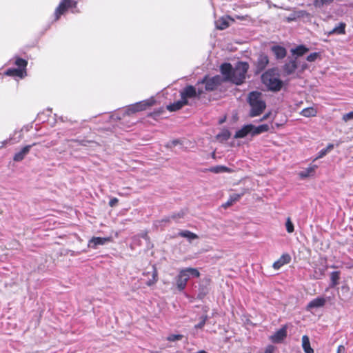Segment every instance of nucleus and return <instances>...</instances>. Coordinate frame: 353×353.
Returning <instances> with one entry per match:
<instances>
[{
    "label": "nucleus",
    "instance_id": "nucleus-1",
    "mask_svg": "<svg viewBox=\"0 0 353 353\" xmlns=\"http://www.w3.org/2000/svg\"><path fill=\"white\" fill-rule=\"evenodd\" d=\"M261 79L268 90L272 92H279L283 86L278 68H272L265 71L261 74Z\"/></svg>",
    "mask_w": 353,
    "mask_h": 353
},
{
    "label": "nucleus",
    "instance_id": "nucleus-2",
    "mask_svg": "<svg viewBox=\"0 0 353 353\" xmlns=\"http://www.w3.org/2000/svg\"><path fill=\"white\" fill-rule=\"evenodd\" d=\"M248 103L251 108L249 112L250 117L261 114L266 108V103L262 99V93L258 91L249 93Z\"/></svg>",
    "mask_w": 353,
    "mask_h": 353
},
{
    "label": "nucleus",
    "instance_id": "nucleus-3",
    "mask_svg": "<svg viewBox=\"0 0 353 353\" xmlns=\"http://www.w3.org/2000/svg\"><path fill=\"white\" fill-rule=\"evenodd\" d=\"M270 127L268 124H262L255 126L252 124H247L243 125L240 130L235 133L234 137L236 139L244 138L248 135L254 137L256 135L266 132L269 130Z\"/></svg>",
    "mask_w": 353,
    "mask_h": 353
},
{
    "label": "nucleus",
    "instance_id": "nucleus-4",
    "mask_svg": "<svg viewBox=\"0 0 353 353\" xmlns=\"http://www.w3.org/2000/svg\"><path fill=\"white\" fill-rule=\"evenodd\" d=\"M200 273L196 268H187L179 271V274L176 277V288L179 291L182 292L185 290L187 282L192 277H199Z\"/></svg>",
    "mask_w": 353,
    "mask_h": 353
},
{
    "label": "nucleus",
    "instance_id": "nucleus-5",
    "mask_svg": "<svg viewBox=\"0 0 353 353\" xmlns=\"http://www.w3.org/2000/svg\"><path fill=\"white\" fill-rule=\"evenodd\" d=\"M249 69V65L246 62H241L239 65L233 70L226 82H232L236 85L242 84L245 79V74Z\"/></svg>",
    "mask_w": 353,
    "mask_h": 353
},
{
    "label": "nucleus",
    "instance_id": "nucleus-6",
    "mask_svg": "<svg viewBox=\"0 0 353 353\" xmlns=\"http://www.w3.org/2000/svg\"><path fill=\"white\" fill-rule=\"evenodd\" d=\"M204 93L203 88L200 86V82H197L196 86L188 85L181 92L180 95L183 101L188 105V99H200L201 95Z\"/></svg>",
    "mask_w": 353,
    "mask_h": 353
},
{
    "label": "nucleus",
    "instance_id": "nucleus-7",
    "mask_svg": "<svg viewBox=\"0 0 353 353\" xmlns=\"http://www.w3.org/2000/svg\"><path fill=\"white\" fill-rule=\"evenodd\" d=\"M198 82H200V86L201 88H203V85H205L204 92L214 91L221 85V75H215L213 77L205 75L201 81H199Z\"/></svg>",
    "mask_w": 353,
    "mask_h": 353
},
{
    "label": "nucleus",
    "instance_id": "nucleus-8",
    "mask_svg": "<svg viewBox=\"0 0 353 353\" xmlns=\"http://www.w3.org/2000/svg\"><path fill=\"white\" fill-rule=\"evenodd\" d=\"M155 103L154 98L143 100L130 105L124 111V114L130 115L137 112L146 110L148 108L152 106Z\"/></svg>",
    "mask_w": 353,
    "mask_h": 353
},
{
    "label": "nucleus",
    "instance_id": "nucleus-9",
    "mask_svg": "<svg viewBox=\"0 0 353 353\" xmlns=\"http://www.w3.org/2000/svg\"><path fill=\"white\" fill-rule=\"evenodd\" d=\"M269 63V57L265 53H260L257 55L256 59L252 61L253 71L257 75L261 73Z\"/></svg>",
    "mask_w": 353,
    "mask_h": 353
},
{
    "label": "nucleus",
    "instance_id": "nucleus-10",
    "mask_svg": "<svg viewBox=\"0 0 353 353\" xmlns=\"http://www.w3.org/2000/svg\"><path fill=\"white\" fill-rule=\"evenodd\" d=\"M77 2L74 0H61L55 10V20H58L69 8H76Z\"/></svg>",
    "mask_w": 353,
    "mask_h": 353
},
{
    "label": "nucleus",
    "instance_id": "nucleus-11",
    "mask_svg": "<svg viewBox=\"0 0 353 353\" xmlns=\"http://www.w3.org/2000/svg\"><path fill=\"white\" fill-rule=\"evenodd\" d=\"M288 62L285 63L283 66V70L286 75H290L293 74L295 70L298 68L297 57L289 58Z\"/></svg>",
    "mask_w": 353,
    "mask_h": 353
},
{
    "label": "nucleus",
    "instance_id": "nucleus-12",
    "mask_svg": "<svg viewBox=\"0 0 353 353\" xmlns=\"http://www.w3.org/2000/svg\"><path fill=\"white\" fill-rule=\"evenodd\" d=\"M110 237H92L88 242V247L92 249H97L99 245H105L110 241Z\"/></svg>",
    "mask_w": 353,
    "mask_h": 353
},
{
    "label": "nucleus",
    "instance_id": "nucleus-13",
    "mask_svg": "<svg viewBox=\"0 0 353 353\" xmlns=\"http://www.w3.org/2000/svg\"><path fill=\"white\" fill-rule=\"evenodd\" d=\"M290 261L291 256L289 254H283L281 256L273 263L272 267L274 270H279L283 265L289 263Z\"/></svg>",
    "mask_w": 353,
    "mask_h": 353
},
{
    "label": "nucleus",
    "instance_id": "nucleus-14",
    "mask_svg": "<svg viewBox=\"0 0 353 353\" xmlns=\"http://www.w3.org/2000/svg\"><path fill=\"white\" fill-rule=\"evenodd\" d=\"M271 51L273 52L276 59H283L287 54L286 49L281 46L275 45L271 47Z\"/></svg>",
    "mask_w": 353,
    "mask_h": 353
},
{
    "label": "nucleus",
    "instance_id": "nucleus-15",
    "mask_svg": "<svg viewBox=\"0 0 353 353\" xmlns=\"http://www.w3.org/2000/svg\"><path fill=\"white\" fill-rule=\"evenodd\" d=\"M287 336V329L283 327L276 331L274 335L271 336V340L274 343H280Z\"/></svg>",
    "mask_w": 353,
    "mask_h": 353
},
{
    "label": "nucleus",
    "instance_id": "nucleus-16",
    "mask_svg": "<svg viewBox=\"0 0 353 353\" xmlns=\"http://www.w3.org/2000/svg\"><path fill=\"white\" fill-rule=\"evenodd\" d=\"M32 145H27L23 147L20 151L17 152L14 157L13 160L16 162L21 161L29 153Z\"/></svg>",
    "mask_w": 353,
    "mask_h": 353
},
{
    "label": "nucleus",
    "instance_id": "nucleus-17",
    "mask_svg": "<svg viewBox=\"0 0 353 353\" xmlns=\"http://www.w3.org/2000/svg\"><path fill=\"white\" fill-rule=\"evenodd\" d=\"M245 192L243 191L241 193H233L230 194V199L227 202L222 204V208H228L230 206L232 205L235 202L238 201L243 195Z\"/></svg>",
    "mask_w": 353,
    "mask_h": 353
},
{
    "label": "nucleus",
    "instance_id": "nucleus-18",
    "mask_svg": "<svg viewBox=\"0 0 353 353\" xmlns=\"http://www.w3.org/2000/svg\"><path fill=\"white\" fill-rule=\"evenodd\" d=\"M233 70L234 69L230 63H222V83H226V80L230 76Z\"/></svg>",
    "mask_w": 353,
    "mask_h": 353
},
{
    "label": "nucleus",
    "instance_id": "nucleus-19",
    "mask_svg": "<svg viewBox=\"0 0 353 353\" xmlns=\"http://www.w3.org/2000/svg\"><path fill=\"white\" fill-rule=\"evenodd\" d=\"M5 74L10 77H18L23 78L26 76V70H21V68H8Z\"/></svg>",
    "mask_w": 353,
    "mask_h": 353
},
{
    "label": "nucleus",
    "instance_id": "nucleus-20",
    "mask_svg": "<svg viewBox=\"0 0 353 353\" xmlns=\"http://www.w3.org/2000/svg\"><path fill=\"white\" fill-rule=\"evenodd\" d=\"M325 303V299L323 297H317L312 300L307 305V310H310L313 308H319L323 307Z\"/></svg>",
    "mask_w": 353,
    "mask_h": 353
},
{
    "label": "nucleus",
    "instance_id": "nucleus-21",
    "mask_svg": "<svg viewBox=\"0 0 353 353\" xmlns=\"http://www.w3.org/2000/svg\"><path fill=\"white\" fill-rule=\"evenodd\" d=\"M209 292L208 284L207 282H202L199 283L197 299H203Z\"/></svg>",
    "mask_w": 353,
    "mask_h": 353
},
{
    "label": "nucleus",
    "instance_id": "nucleus-22",
    "mask_svg": "<svg viewBox=\"0 0 353 353\" xmlns=\"http://www.w3.org/2000/svg\"><path fill=\"white\" fill-rule=\"evenodd\" d=\"M188 105L187 102L183 101L181 97V99L167 105V110L170 112H175L180 110L184 105Z\"/></svg>",
    "mask_w": 353,
    "mask_h": 353
},
{
    "label": "nucleus",
    "instance_id": "nucleus-23",
    "mask_svg": "<svg viewBox=\"0 0 353 353\" xmlns=\"http://www.w3.org/2000/svg\"><path fill=\"white\" fill-rule=\"evenodd\" d=\"M172 222V221L171 216H170V215H168V216H164L163 218H162L160 220H157V221H154L153 226L155 227L156 228H163Z\"/></svg>",
    "mask_w": 353,
    "mask_h": 353
},
{
    "label": "nucleus",
    "instance_id": "nucleus-24",
    "mask_svg": "<svg viewBox=\"0 0 353 353\" xmlns=\"http://www.w3.org/2000/svg\"><path fill=\"white\" fill-rule=\"evenodd\" d=\"M187 209H181L179 212H173L170 215L172 221L179 223L181 219H183L187 214Z\"/></svg>",
    "mask_w": 353,
    "mask_h": 353
},
{
    "label": "nucleus",
    "instance_id": "nucleus-25",
    "mask_svg": "<svg viewBox=\"0 0 353 353\" xmlns=\"http://www.w3.org/2000/svg\"><path fill=\"white\" fill-rule=\"evenodd\" d=\"M291 52L292 55H295L296 57H301L303 56L304 54H305L307 52L309 51V48H307L304 45H299L295 48L291 49Z\"/></svg>",
    "mask_w": 353,
    "mask_h": 353
},
{
    "label": "nucleus",
    "instance_id": "nucleus-26",
    "mask_svg": "<svg viewBox=\"0 0 353 353\" xmlns=\"http://www.w3.org/2000/svg\"><path fill=\"white\" fill-rule=\"evenodd\" d=\"M302 346L305 353H314V350L310 346L309 338L306 335L302 337Z\"/></svg>",
    "mask_w": 353,
    "mask_h": 353
},
{
    "label": "nucleus",
    "instance_id": "nucleus-27",
    "mask_svg": "<svg viewBox=\"0 0 353 353\" xmlns=\"http://www.w3.org/2000/svg\"><path fill=\"white\" fill-rule=\"evenodd\" d=\"M179 236L188 239L190 241H192V240L196 239L198 238V236L189 231V230H181L179 232Z\"/></svg>",
    "mask_w": 353,
    "mask_h": 353
},
{
    "label": "nucleus",
    "instance_id": "nucleus-28",
    "mask_svg": "<svg viewBox=\"0 0 353 353\" xmlns=\"http://www.w3.org/2000/svg\"><path fill=\"white\" fill-rule=\"evenodd\" d=\"M339 279H340V272H339V271L332 272L330 274L331 283H330V286L331 288H334L336 285H337L339 284Z\"/></svg>",
    "mask_w": 353,
    "mask_h": 353
},
{
    "label": "nucleus",
    "instance_id": "nucleus-29",
    "mask_svg": "<svg viewBox=\"0 0 353 353\" xmlns=\"http://www.w3.org/2000/svg\"><path fill=\"white\" fill-rule=\"evenodd\" d=\"M316 113V110L312 107L304 108L301 112V114L305 117H315Z\"/></svg>",
    "mask_w": 353,
    "mask_h": 353
},
{
    "label": "nucleus",
    "instance_id": "nucleus-30",
    "mask_svg": "<svg viewBox=\"0 0 353 353\" xmlns=\"http://www.w3.org/2000/svg\"><path fill=\"white\" fill-rule=\"evenodd\" d=\"M316 168V165L309 167L307 169H305V170L301 171L299 173V175L303 179L310 176L314 174Z\"/></svg>",
    "mask_w": 353,
    "mask_h": 353
},
{
    "label": "nucleus",
    "instance_id": "nucleus-31",
    "mask_svg": "<svg viewBox=\"0 0 353 353\" xmlns=\"http://www.w3.org/2000/svg\"><path fill=\"white\" fill-rule=\"evenodd\" d=\"M334 0H314V6L317 8H322L331 5Z\"/></svg>",
    "mask_w": 353,
    "mask_h": 353
},
{
    "label": "nucleus",
    "instance_id": "nucleus-32",
    "mask_svg": "<svg viewBox=\"0 0 353 353\" xmlns=\"http://www.w3.org/2000/svg\"><path fill=\"white\" fill-rule=\"evenodd\" d=\"M345 23H340L337 26L334 28L330 32V34H342L345 33Z\"/></svg>",
    "mask_w": 353,
    "mask_h": 353
},
{
    "label": "nucleus",
    "instance_id": "nucleus-33",
    "mask_svg": "<svg viewBox=\"0 0 353 353\" xmlns=\"http://www.w3.org/2000/svg\"><path fill=\"white\" fill-rule=\"evenodd\" d=\"M234 23V19L230 16L222 17V30L228 28Z\"/></svg>",
    "mask_w": 353,
    "mask_h": 353
},
{
    "label": "nucleus",
    "instance_id": "nucleus-34",
    "mask_svg": "<svg viewBox=\"0 0 353 353\" xmlns=\"http://www.w3.org/2000/svg\"><path fill=\"white\" fill-rule=\"evenodd\" d=\"M14 63L18 66V68L26 70L28 61L26 59L18 57L16 59Z\"/></svg>",
    "mask_w": 353,
    "mask_h": 353
},
{
    "label": "nucleus",
    "instance_id": "nucleus-35",
    "mask_svg": "<svg viewBox=\"0 0 353 353\" xmlns=\"http://www.w3.org/2000/svg\"><path fill=\"white\" fill-rule=\"evenodd\" d=\"M152 277V278L149 279L146 283L147 285H148V286L153 285L157 281V271L156 268H153Z\"/></svg>",
    "mask_w": 353,
    "mask_h": 353
},
{
    "label": "nucleus",
    "instance_id": "nucleus-36",
    "mask_svg": "<svg viewBox=\"0 0 353 353\" xmlns=\"http://www.w3.org/2000/svg\"><path fill=\"white\" fill-rule=\"evenodd\" d=\"M207 321V316L202 315L200 317L199 322L194 325L195 329H201L205 325V322Z\"/></svg>",
    "mask_w": 353,
    "mask_h": 353
},
{
    "label": "nucleus",
    "instance_id": "nucleus-37",
    "mask_svg": "<svg viewBox=\"0 0 353 353\" xmlns=\"http://www.w3.org/2000/svg\"><path fill=\"white\" fill-rule=\"evenodd\" d=\"M183 336L182 334H170L167 337V340L168 341L174 342V341L181 340L183 339Z\"/></svg>",
    "mask_w": 353,
    "mask_h": 353
},
{
    "label": "nucleus",
    "instance_id": "nucleus-38",
    "mask_svg": "<svg viewBox=\"0 0 353 353\" xmlns=\"http://www.w3.org/2000/svg\"><path fill=\"white\" fill-rule=\"evenodd\" d=\"M285 227H286V230L288 233H292L294 230V225H293L292 222L291 221V219L290 217H288L287 219V221L285 223Z\"/></svg>",
    "mask_w": 353,
    "mask_h": 353
},
{
    "label": "nucleus",
    "instance_id": "nucleus-39",
    "mask_svg": "<svg viewBox=\"0 0 353 353\" xmlns=\"http://www.w3.org/2000/svg\"><path fill=\"white\" fill-rule=\"evenodd\" d=\"M319 57H320L319 52H313L307 57L306 60L309 62H313V61H315L316 60V59Z\"/></svg>",
    "mask_w": 353,
    "mask_h": 353
},
{
    "label": "nucleus",
    "instance_id": "nucleus-40",
    "mask_svg": "<svg viewBox=\"0 0 353 353\" xmlns=\"http://www.w3.org/2000/svg\"><path fill=\"white\" fill-rule=\"evenodd\" d=\"M351 119H353V111L350 112L343 116V120L345 122H347Z\"/></svg>",
    "mask_w": 353,
    "mask_h": 353
},
{
    "label": "nucleus",
    "instance_id": "nucleus-41",
    "mask_svg": "<svg viewBox=\"0 0 353 353\" xmlns=\"http://www.w3.org/2000/svg\"><path fill=\"white\" fill-rule=\"evenodd\" d=\"M118 202H119V200H118V199H117V198H115V197L112 198V199L110 200V201H109V205H110V207H114V206H116V205H117V204L118 203Z\"/></svg>",
    "mask_w": 353,
    "mask_h": 353
},
{
    "label": "nucleus",
    "instance_id": "nucleus-42",
    "mask_svg": "<svg viewBox=\"0 0 353 353\" xmlns=\"http://www.w3.org/2000/svg\"><path fill=\"white\" fill-rule=\"evenodd\" d=\"M209 170L214 173H219L221 172V165L212 167L209 169Z\"/></svg>",
    "mask_w": 353,
    "mask_h": 353
},
{
    "label": "nucleus",
    "instance_id": "nucleus-43",
    "mask_svg": "<svg viewBox=\"0 0 353 353\" xmlns=\"http://www.w3.org/2000/svg\"><path fill=\"white\" fill-rule=\"evenodd\" d=\"M327 153L328 152L326 151V150L325 148H323L321 150H320V152H319L317 158H322L324 156H325Z\"/></svg>",
    "mask_w": 353,
    "mask_h": 353
},
{
    "label": "nucleus",
    "instance_id": "nucleus-44",
    "mask_svg": "<svg viewBox=\"0 0 353 353\" xmlns=\"http://www.w3.org/2000/svg\"><path fill=\"white\" fill-rule=\"evenodd\" d=\"M179 143V141L177 139L172 141L170 143H168L167 146L172 148L176 146Z\"/></svg>",
    "mask_w": 353,
    "mask_h": 353
},
{
    "label": "nucleus",
    "instance_id": "nucleus-45",
    "mask_svg": "<svg viewBox=\"0 0 353 353\" xmlns=\"http://www.w3.org/2000/svg\"><path fill=\"white\" fill-rule=\"evenodd\" d=\"M345 348L343 345H340L338 346L336 353H345Z\"/></svg>",
    "mask_w": 353,
    "mask_h": 353
},
{
    "label": "nucleus",
    "instance_id": "nucleus-46",
    "mask_svg": "<svg viewBox=\"0 0 353 353\" xmlns=\"http://www.w3.org/2000/svg\"><path fill=\"white\" fill-rule=\"evenodd\" d=\"M234 172V170L226 166L222 165V172Z\"/></svg>",
    "mask_w": 353,
    "mask_h": 353
},
{
    "label": "nucleus",
    "instance_id": "nucleus-47",
    "mask_svg": "<svg viewBox=\"0 0 353 353\" xmlns=\"http://www.w3.org/2000/svg\"><path fill=\"white\" fill-rule=\"evenodd\" d=\"M274 352V347L272 346L268 347L264 353H273Z\"/></svg>",
    "mask_w": 353,
    "mask_h": 353
},
{
    "label": "nucleus",
    "instance_id": "nucleus-48",
    "mask_svg": "<svg viewBox=\"0 0 353 353\" xmlns=\"http://www.w3.org/2000/svg\"><path fill=\"white\" fill-rule=\"evenodd\" d=\"M334 148V145L332 143H330L327 145V147L325 148L327 152H330L331 150H332Z\"/></svg>",
    "mask_w": 353,
    "mask_h": 353
},
{
    "label": "nucleus",
    "instance_id": "nucleus-49",
    "mask_svg": "<svg viewBox=\"0 0 353 353\" xmlns=\"http://www.w3.org/2000/svg\"><path fill=\"white\" fill-rule=\"evenodd\" d=\"M228 137V130H222V138L227 139Z\"/></svg>",
    "mask_w": 353,
    "mask_h": 353
},
{
    "label": "nucleus",
    "instance_id": "nucleus-50",
    "mask_svg": "<svg viewBox=\"0 0 353 353\" xmlns=\"http://www.w3.org/2000/svg\"><path fill=\"white\" fill-rule=\"evenodd\" d=\"M215 28L216 30H221V23L219 21H215Z\"/></svg>",
    "mask_w": 353,
    "mask_h": 353
},
{
    "label": "nucleus",
    "instance_id": "nucleus-51",
    "mask_svg": "<svg viewBox=\"0 0 353 353\" xmlns=\"http://www.w3.org/2000/svg\"><path fill=\"white\" fill-rule=\"evenodd\" d=\"M307 68V64L304 63L301 65V71H304Z\"/></svg>",
    "mask_w": 353,
    "mask_h": 353
},
{
    "label": "nucleus",
    "instance_id": "nucleus-52",
    "mask_svg": "<svg viewBox=\"0 0 353 353\" xmlns=\"http://www.w3.org/2000/svg\"><path fill=\"white\" fill-rule=\"evenodd\" d=\"M268 115H269L268 114L264 115L263 117L261 119V121H263V120L266 119L268 117Z\"/></svg>",
    "mask_w": 353,
    "mask_h": 353
},
{
    "label": "nucleus",
    "instance_id": "nucleus-53",
    "mask_svg": "<svg viewBox=\"0 0 353 353\" xmlns=\"http://www.w3.org/2000/svg\"><path fill=\"white\" fill-rule=\"evenodd\" d=\"M236 18H237V19H241V20H243V19H245V17H244L243 16H236Z\"/></svg>",
    "mask_w": 353,
    "mask_h": 353
},
{
    "label": "nucleus",
    "instance_id": "nucleus-54",
    "mask_svg": "<svg viewBox=\"0 0 353 353\" xmlns=\"http://www.w3.org/2000/svg\"><path fill=\"white\" fill-rule=\"evenodd\" d=\"M216 139H219L221 137V132L218 133L216 136Z\"/></svg>",
    "mask_w": 353,
    "mask_h": 353
},
{
    "label": "nucleus",
    "instance_id": "nucleus-55",
    "mask_svg": "<svg viewBox=\"0 0 353 353\" xmlns=\"http://www.w3.org/2000/svg\"><path fill=\"white\" fill-rule=\"evenodd\" d=\"M212 158H215V152H212Z\"/></svg>",
    "mask_w": 353,
    "mask_h": 353
},
{
    "label": "nucleus",
    "instance_id": "nucleus-56",
    "mask_svg": "<svg viewBox=\"0 0 353 353\" xmlns=\"http://www.w3.org/2000/svg\"><path fill=\"white\" fill-rule=\"evenodd\" d=\"M225 119H226L225 117H224L223 118L222 117V120H221L222 123L225 121Z\"/></svg>",
    "mask_w": 353,
    "mask_h": 353
},
{
    "label": "nucleus",
    "instance_id": "nucleus-57",
    "mask_svg": "<svg viewBox=\"0 0 353 353\" xmlns=\"http://www.w3.org/2000/svg\"><path fill=\"white\" fill-rule=\"evenodd\" d=\"M143 238H145L147 237V234H145L144 235L142 236Z\"/></svg>",
    "mask_w": 353,
    "mask_h": 353
},
{
    "label": "nucleus",
    "instance_id": "nucleus-58",
    "mask_svg": "<svg viewBox=\"0 0 353 353\" xmlns=\"http://www.w3.org/2000/svg\"><path fill=\"white\" fill-rule=\"evenodd\" d=\"M218 123H221V118H219V119H218Z\"/></svg>",
    "mask_w": 353,
    "mask_h": 353
}]
</instances>
